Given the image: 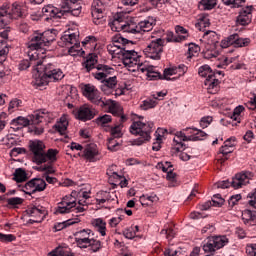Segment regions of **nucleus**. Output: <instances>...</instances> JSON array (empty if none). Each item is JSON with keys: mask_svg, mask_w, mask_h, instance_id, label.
<instances>
[{"mask_svg": "<svg viewBox=\"0 0 256 256\" xmlns=\"http://www.w3.org/2000/svg\"><path fill=\"white\" fill-rule=\"evenodd\" d=\"M83 6L81 0H65L61 7L57 8L53 5H47L42 8V17L48 23L57 21V19H67V17H81Z\"/></svg>", "mask_w": 256, "mask_h": 256, "instance_id": "obj_1", "label": "nucleus"}, {"mask_svg": "<svg viewBox=\"0 0 256 256\" xmlns=\"http://www.w3.org/2000/svg\"><path fill=\"white\" fill-rule=\"evenodd\" d=\"M80 89L82 95L86 97V99H88L90 103L98 105L102 109H108V113H111L113 115H121L123 111V106L111 99H103L101 97V92H99L97 87H95L94 85L80 84Z\"/></svg>", "mask_w": 256, "mask_h": 256, "instance_id": "obj_2", "label": "nucleus"}, {"mask_svg": "<svg viewBox=\"0 0 256 256\" xmlns=\"http://www.w3.org/2000/svg\"><path fill=\"white\" fill-rule=\"evenodd\" d=\"M155 25V18L148 17L147 19L139 22L138 24L133 22H124L120 16H116L112 22V31H123L124 33H130L135 35L136 39H141L143 33H149L153 30Z\"/></svg>", "mask_w": 256, "mask_h": 256, "instance_id": "obj_3", "label": "nucleus"}, {"mask_svg": "<svg viewBox=\"0 0 256 256\" xmlns=\"http://www.w3.org/2000/svg\"><path fill=\"white\" fill-rule=\"evenodd\" d=\"M23 6L15 2L13 4L4 3L0 7V37L7 39L11 33V27L7 26L11 23L12 19H19L23 17Z\"/></svg>", "mask_w": 256, "mask_h": 256, "instance_id": "obj_4", "label": "nucleus"}, {"mask_svg": "<svg viewBox=\"0 0 256 256\" xmlns=\"http://www.w3.org/2000/svg\"><path fill=\"white\" fill-rule=\"evenodd\" d=\"M63 77H65L63 70L53 63L44 65L43 62H40V67L37 68L34 74V79L38 87H44V85H49V83L61 81Z\"/></svg>", "mask_w": 256, "mask_h": 256, "instance_id": "obj_5", "label": "nucleus"}, {"mask_svg": "<svg viewBox=\"0 0 256 256\" xmlns=\"http://www.w3.org/2000/svg\"><path fill=\"white\" fill-rule=\"evenodd\" d=\"M155 124L153 122H143L141 120L135 121L130 126V133L132 135H138L139 137L132 140V145H137L138 147L144 145V143H149L151 141V133H153V127Z\"/></svg>", "mask_w": 256, "mask_h": 256, "instance_id": "obj_6", "label": "nucleus"}, {"mask_svg": "<svg viewBox=\"0 0 256 256\" xmlns=\"http://www.w3.org/2000/svg\"><path fill=\"white\" fill-rule=\"evenodd\" d=\"M57 38V30H46L42 33L35 32L30 36L28 47L31 51H39L43 47H49Z\"/></svg>", "mask_w": 256, "mask_h": 256, "instance_id": "obj_7", "label": "nucleus"}, {"mask_svg": "<svg viewBox=\"0 0 256 256\" xmlns=\"http://www.w3.org/2000/svg\"><path fill=\"white\" fill-rule=\"evenodd\" d=\"M49 112L47 110H39L29 115L28 117L18 116L17 118L11 121L12 129H23L24 127H31V125H39V123H43V119H45V115Z\"/></svg>", "mask_w": 256, "mask_h": 256, "instance_id": "obj_8", "label": "nucleus"}, {"mask_svg": "<svg viewBox=\"0 0 256 256\" xmlns=\"http://www.w3.org/2000/svg\"><path fill=\"white\" fill-rule=\"evenodd\" d=\"M253 177H255L253 172L242 171L236 174L230 181H219L217 183V187L219 189H229V187H233V189H241L242 187H245V185H248L249 181H251Z\"/></svg>", "mask_w": 256, "mask_h": 256, "instance_id": "obj_9", "label": "nucleus"}, {"mask_svg": "<svg viewBox=\"0 0 256 256\" xmlns=\"http://www.w3.org/2000/svg\"><path fill=\"white\" fill-rule=\"evenodd\" d=\"M98 61L99 56L96 53H89L86 56V60L82 63L86 73H91L93 69H97V71L102 72L106 78L108 75H113V73H115V69L105 64H97Z\"/></svg>", "mask_w": 256, "mask_h": 256, "instance_id": "obj_10", "label": "nucleus"}, {"mask_svg": "<svg viewBox=\"0 0 256 256\" xmlns=\"http://www.w3.org/2000/svg\"><path fill=\"white\" fill-rule=\"evenodd\" d=\"M228 244L229 238H227V236H213L207 237V239L202 242L201 247L204 253H206V256H213L216 251L223 249V247Z\"/></svg>", "mask_w": 256, "mask_h": 256, "instance_id": "obj_11", "label": "nucleus"}, {"mask_svg": "<svg viewBox=\"0 0 256 256\" xmlns=\"http://www.w3.org/2000/svg\"><path fill=\"white\" fill-rule=\"evenodd\" d=\"M57 155H59V150L57 149L50 148L47 151H44L42 160H40V166H37L35 170L47 174L55 173L53 163L57 161Z\"/></svg>", "mask_w": 256, "mask_h": 256, "instance_id": "obj_12", "label": "nucleus"}, {"mask_svg": "<svg viewBox=\"0 0 256 256\" xmlns=\"http://www.w3.org/2000/svg\"><path fill=\"white\" fill-rule=\"evenodd\" d=\"M198 75L200 77H206L204 81V85L205 87H207L208 91H211V89L218 91L219 83L221 82L215 76V72H213V69H211V66L207 64L200 66L198 69Z\"/></svg>", "mask_w": 256, "mask_h": 256, "instance_id": "obj_13", "label": "nucleus"}, {"mask_svg": "<svg viewBox=\"0 0 256 256\" xmlns=\"http://www.w3.org/2000/svg\"><path fill=\"white\" fill-rule=\"evenodd\" d=\"M165 47V39L157 38L152 40L147 47L144 49V53L150 59H154V61L161 60V56L163 55V48Z\"/></svg>", "mask_w": 256, "mask_h": 256, "instance_id": "obj_14", "label": "nucleus"}, {"mask_svg": "<svg viewBox=\"0 0 256 256\" xmlns=\"http://www.w3.org/2000/svg\"><path fill=\"white\" fill-rule=\"evenodd\" d=\"M28 147L32 154L33 163L41 165V161H43V153H45V143L41 140H30Z\"/></svg>", "mask_w": 256, "mask_h": 256, "instance_id": "obj_15", "label": "nucleus"}, {"mask_svg": "<svg viewBox=\"0 0 256 256\" xmlns=\"http://www.w3.org/2000/svg\"><path fill=\"white\" fill-rule=\"evenodd\" d=\"M105 9L107 6L102 0H94L91 6V15L95 25H101L105 21Z\"/></svg>", "mask_w": 256, "mask_h": 256, "instance_id": "obj_16", "label": "nucleus"}, {"mask_svg": "<svg viewBox=\"0 0 256 256\" xmlns=\"http://www.w3.org/2000/svg\"><path fill=\"white\" fill-rule=\"evenodd\" d=\"M76 207L77 198L73 197V195H66L58 204L56 215H65L67 213H71Z\"/></svg>", "mask_w": 256, "mask_h": 256, "instance_id": "obj_17", "label": "nucleus"}, {"mask_svg": "<svg viewBox=\"0 0 256 256\" xmlns=\"http://www.w3.org/2000/svg\"><path fill=\"white\" fill-rule=\"evenodd\" d=\"M24 189L27 191L26 195H34V193L45 191L47 182L41 178H34L25 184Z\"/></svg>", "mask_w": 256, "mask_h": 256, "instance_id": "obj_18", "label": "nucleus"}, {"mask_svg": "<svg viewBox=\"0 0 256 256\" xmlns=\"http://www.w3.org/2000/svg\"><path fill=\"white\" fill-rule=\"evenodd\" d=\"M122 61L125 67H135V65H139V69H141V56H139L135 50L127 49L124 51Z\"/></svg>", "mask_w": 256, "mask_h": 256, "instance_id": "obj_19", "label": "nucleus"}, {"mask_svg": "<svg viewBox=\"0 0 256 256\" xmlns=\"http://www.w3.org/2000/svg\"><path fill=\"white\" fill-rule=\"evenodd\" d=\"M229 45H233V47H249L251 45L250 38H241L239 34L235 33L227 37V40L223 42L222 47H229Z\"/></svg>", "mask_w": 256, "mask_h": 256, "instance_id": "obj_20", "label": "nucleus"}, {"mask_svg": "<svg viewBox=\"0 0 256 256\" xmlns=\"http://www.w3.org/2000/svg\"><path fill=\"white\" fill-rule=\"evenodd\" d=\"M41 66V60L35 59V55H32L29 60L24 59L21 60L18 64L19 71H27L29 67H32V75L35 79V74L37 73V69Z\"/></svg>", "mask_w": 256, "mask_h": 256, "instance_id": "obj_21", "label": "nucleus"}, {"mask_svg": "<svg viewBox=\"0 0 256 256\" xmlns=\"http://www.w3.org/2000/svg\"><path fill=\"white\" fill-rule=\"evenodd\" d=\"M63 41L64 43H66V45H73L69 48L68 52L69 55H72L73 57H75V55H77L78 51L77 49H79V34L77 33H71V34H66L63 36Z\"/></svg>", "mask_w": 256, "mask_h": 256, "instance_id": "obj_22", "label": "nucleus"}, {"mask_svg": "<svg viewBox=\"0 0 256 256\" xmlns=\"http://www.w3.org/2000/svg\"><path fill=\"white\" fill-rule=\"evenodd\" d=\"M75 243L79 249L87 248V244L91 240V230L83 229L74 233Z\"/></svg>", "mask_w": 256, "mask_h": 256, "instance_id": "obj_23", "label": "nucleus"}, {"mask_svg": "<svg viewBox=\"0 0 256 256\" xmlns=\"http://www.w3.org/2000/svg\"><path fill=\"white\" fill-rule=\"evenodd\" d=\"M114 117H119L120 124H116L115 126H110L108 129H105V131H109L110 134L112 135V138L121 139V137H123V132L121 131V129H123V123L127 121V117L125 116V114H123V108H122L121 114L114 115Z\"/></svg>", "mask_w": 256, "mask_h": 256, "instance_id": "obj_24", "label": "nucleus"}, {"mask_svg": "<svg viewBox=\"0 0 256 256\" xmlns=\"http://www.w3.org/2000/svg\"><path fill=\"white\" fill-rule=\"evenodd\" d=\"M187 66L185 64H179L178 66H171L164 69V79L166 81H173L175 78L169 77V75H178V77H183L187 73Z\"/></svg>", "mask_w": 256, "mask_h": 256, "instance_id": "obj_25", "label": "nucleus"}, {"mask_svg": "<svg viewBox=\"0 0 256 256\" xmlns=\"http://www.w3.org/2000/svg\"><path fill=\"white\" fill-rule=\"evenodd\" d=\"M112 44H114V46L119 49V53L123 55L125 51L129 49V46L133 45V41L127 40L126 38L121 36V34H116L112 38Z\"/></svg>", "mask_w": 256, "mask_h": 256, "instance_id": "obj_26", "label": "nucleus"}, {"mask_svg": "<svg viewBox=\"0 0 256 256\" xmlns=\"http://www.w3.org/2000/svg\"><path fill=\"white\" fill-rule=\"evenodd\" d=\"M140 71L146 73L147 79L149 81H158V79H165V72L163 75L155 70L153 66H145L143 63L140 65Z\"/></svg>", "mask_w": 256, "mask_h": 256, "instance_id": "obj_27", "label": "nucleus"}, {"mask_svg": "<svg viewBox=\"0 0 256 256\" xmlns=\"http://www.w3.org/2000/svg\"><path fill=\"white\" fill-rule=\"evenodd\" d=\"M252 9L253 7L250 6L242 10L236 18V25H241L242 27L249 25L253 17V15L251 14Z\"/></svg>", "mask_w": 256, "mask_h": 256, "instance_id": "obj_28", "label": "nucleus"}, {"mask_svg": "<svg viewBox=\"0 0 256 256\" xmlns=\"http://www.w3.org/2000/svg\"><path fill=\"white\" fill-rule=\"evenodd\" d=\"M95 117V112L87 105L81 106L76 112V119L79 121H91Z\"/></svg>", "mask_w": 256, "mask_h": 256, "instance_id": "obj_29", "label": "nucleus"}, {"mask_svg": "<svg viewBox=\"0 0 256 256\" xmlns=\"http://www.w3.org/2000/svg\"><path fill=\"white\" fill-rule=\"evenodd\" d=\"M183 141H189V136H187V134H185L183 131L176 132V136L173 139V142L176 145L175 149L178 153L185 151V143H183Z\"/></svg>", "mask_w": 256, "mask_h": 256, "instance_id": "obj_30", "label": "nucleus"}, {"mask_svg": "<svg viewBox=\"0 0 256 256\" xmlns=\"http://www.w3.org/2000/svg\"><path fill=\"white\" fill-rule=\"evenodd\" d=\"M242 221L247 227H253L256 225V211L244 210L242 212Z\"/></svg>", "mask_w": 256, "mask_h": 256, "instance_id": "obj_31", "label": "nucleus"}, {"mask_svg": "<svg viewBox=\"0 0 256 256\" xmlns=\"http://www.w3.org/2000/svg\"><path fill=\"white\" fill-rule=\"evenodd\" d=\"M99 155V150H97V146L88 145L84 148L82 157L88 159V161H95V157Z\"/></svg>", "mask_w": 256, "mask_h": 256, "instance_id": "obj_32", "label": "nucleus"}, {"mask_svg": "<svg viewBox=\"0 0 256 256\" xmlns=\"http://www.w3.org/2000/svg\"><path fill=\"white\" fill-rule=\"evenodd\" d=\"M219 0H200L198 3V9L200 11H213L217 7Z\"/></svg>", "mask_w": 256, "mask_h": 256, "instance_id": "obj_33", "label": "nucleus"}, {"mask_svg": "<svg viewBox=\"0 0 256 256\" xmlns=\"http://www.w3.org/2000/svg\"><path fill=\"white\" fill-rule=\"evenodd\" d=\"M92 225L93 227H95L96 230L100 232V235H102V237H105V235H107V233L105 232L107 231V222L104 221L102 218L94 219L92 221Z\"/></svg>", "mask_w": 256, "mask_h": 256, "instance_id": "obj_34", "label": "nucleus"}, {"mask_svg": "<svg viewBox=\"0 0 256 256\" xmlns=\"http://www.w3.org/2000/svg\"><path fill=\"white\" fill-rule=\"evenodd\" d=\"M86 245L88 253H98V251H101L103 245L101 244V241L90 239L89 242Z\"/></svg>", "mask_w": 256, "mask_h": 256, "instance_id": "obj_35", "label": "nucleus"}, {"mask_svg": "<svg viewBox=\"0 0 256 256\" xmlns=\"http://www.w3.org/2000/svg\"><path fill=\"white\" fill-rule=\"evenodd\" d=\"M103 86L102 91H107V89H116L117 87V76L106 78L102 81Z\"/></svg>", "mask_w": 256, "mask_h": 256, "instance_id": "obj_36", "label": "nucleus"}, {"mask_svg": "<svg viewBox=\"0 0 256 256\" xmlns=\"http://www.w3.org/2000/svg\"><path fill=\"white\" fill-rule=\"evenodd\" d=\"M95 121L100 127H105L106 129H109V127H111L109 126V123L113 121V117L109 114H104L96 118Z\"/></svg>", "mask_w": 256, "mask_h": 256, "instance_id": "obj_37", "label": "nucleus"}, {"mask_svg": "<svg viewBox=\"0 0 256 256\" xmlns=\"http://www.w3.org/2000/svg\"><path fill=\"white\" fill-rule=\"evenodd\" d=\"M67 127H69V121H67V118L61 117L60 121L54 126V129L58 131L60 135H65Z\"/></svg>", "mask_w": 256, "mask_h": 256, "instance_id": "obj_38", "label": "nucleus"}, {"mask_svg": "<svg viewBox=\"0 0 256 256\" xmlns=\"http://www.w3.org/2000/svg\"><path fill=\"white\" fill-rule=\"evenodd\" d=\"M27 178V172L23 168H17L14 172V180L16 183H23L26 181Z\"/></svg>", "mask_w": 256, "mask_h": 256, "instance_id": "obj_39", "label": "nucleus"}, {"mask_svg": "<svg viewBox=\"0 0 256 256\" xmlns=\"http://www.w3.org/2000/svg\"><path fill=\"white\" fill-rule=\"evenodd\" d=\"M203 57L204 59H217L219 57V51L215 46L210 45V48L204 51Z\"/></svg>", "mask_w": 256, "mask_h": 256, "instance_id": "obj_40", "label": "nucleus"}, {"mask_svg": "<svg viewBox=\"0 0 256 256\" xmlns=\"http://www.w3.org/2000/svg\"><path fill=\"white\" fill-rule=\"evenodd\" d=\"M81 221L79 218L75 219H68L64 222L58 223L55 225L56 231H62V229H65V227H69L71 225H75V223H79Z\"/></svg>", "mask_w": 256, "mask_h": 256, "instance_id": "obj_41", "label": "nucleus"}, {"mask_svg": "<svg viewBox=\"0 0 256 256\" xmlns=\"http://www.w3.org/2000/svg\"><path fill=\"white\" fill-rule=\"evenodd\" d=\"M204 39H208V43L212 46H216L219 43V36L214 31L206 32Z\"/></svg>", "mask_w": 256, "mask_h": 256, "instance_id": "obj_42", "label": "nucleus"}, {"mask_svg": "<svg viewBox=\"0 0 256 256\" xmlns=\"http://www.w3.org/2000/svg\"><path fill=\"white\" fill-rule=\"evenodd\" d=\"M23 198L12 197L7 199V207L10 209H19V205H23Z\"/></svg>", "mask_w": 256, "mask_h": 256, "instance_id": "obj_43", "label": "nucleus"}, {"mask_svg": "<svg viewBox=\"0 0 256 256\" xmlns=\"http://www.w3.org/2000/svg\"><path fill=\"white\" fill-rule=\"evenodd\" d=\"M82 46L88 49H95V47H97V38L95 36H87L84 41H82Z\"/></svg>", "mask_w": 256, "mask_h": 256, "instance_id": "obj_44", "label": "nucleus"}, {"mask_svg": "<svg viewBox=\"0 0 256 256\" xmlns=\"http://www.w3.org/2000/svg\"><path fill=\"white\" fill-rule=\"evenodd\" d=\"M207 138V133L196 128L194 135L188 136L189 141H204Z\"/></svg>", "mask_w": 256, "mask_h": 256, "instance_id": "obj_45", "label": "nucleus"}, {"mask_svg": "<svg viewBox=\"0 0 256 256\" xmlns=\"http://www.w3.org/2000/svg\"><path fill=\"white\" fill-rule=\"evenodd\" d=\"M198 27H201L202 29H205L211 25V21L209 20V14L202 13L199 15L198 18Z\"/></svg>", "mask_w": 256, "mask_h": 256, "instance_id": "obj_46", "label": "nucleus"}, {"mask_svg": "<svg viewBox=\"0 0 256 256\" xmlns=\"http://www.w3.org/2000/svg\"><path fill=\"white\" fill-rule=\"evenodd\" d=\"M140 107L143 111H148V109L157 107V101L153 98H147L146 100L142 101Z\"/></svg>", "mask_w": 256, "mask_h": 256, "instance_id": "obj_47", "label": "nucleus"}, {"mask_svg": "<svg viewBox=\"0 0 256 256\" xmlns=\"http://www.w3.org/2000/svg\"><path fill=\"white\" fill-rule=\"evenodd\" d=\"M168 43H183V41H187V36H175L173 32H169L167 34Z\"/></svg>", "mask_w": 256, "mask_h": 256, "instance_id": "obj_48", "label": "nucleus"}, {"mask_svg": "<svg viewBox=\"0 0 256 256\" xmlns=\"http://www.w3.org/2000/svg\"><path fill=\"white\" fill-rule=\"evenodd\" d=\"M201 51V47L195 43H190L188 45V57L191 59V57H197L199 55V52Z\"/></svg>", "mask_w": 256, "mask_h": 256, "instance_id": "obj_49", "label": "nucleus"}, {"mask_svg": "<svg viewBox=\"0 0 256 256\" xmlns=\"http://www.w3.org/2000/svg\"><path fill=\"white\" fill-rule=\"evenodd\" d=\"M234 148L231 147H225L222 146L220 147L219 153H221L222 158L220 159L221 163H225V161H227V159H229L228 155L233 153Z\"/></svg>", "mask_w": 256, "mask_h": 256, "instance_id": "obj_50", "label": "nucleus"}, {"mask_svg": "<svg viewBox=\"0 0 256 256\" xmlns=\"http://www.w3.org/2000/svg\"><path fill=\"white\" fill-rule=\"evenodd\" d=\"M167 173L166 179L170 181L169 187H177V174L170 169Z\"/></svg>", "mask_w": 256, "mask_h": 256, "instance_id": "obj_51", "label": "nucleus"}, {"mask_svg": "<svg viewBox=\"0 0 256 256\" xmlns=\"http://www.w3.org/2000/svg\"><path fill=\"white\" fill-rule=\"evenodd\" d=\"M9 54V46H7V42L4 40L0 41V59L4 60L5 57Z\"/></svg>", "mask_w": 256, "mask_h": 256, "instance_id": "obj_52", "label": "nucleus"}, {"mask_svg": "<svg viewBox=\"0 0 256 256\" xmlns=\"http://www.w3.org/2000/svg\"><path fill=\"white\" fill-rule=\"evenodd\" d=\"M225 203V199L221 197V194H215L212 197V205L213 207H222Z\"/></svg>", "mask_w": 256, "mask_h": 256, "instance_id": "obj_53", "label": "nucleus"}, {"mask_svg": "<svg viewBox=\"0 0 256 256\" xmlns=\"http://www.w3.org/2000/svg\"><path fill=\"white\" fill-rule=\"evenodd\" d=\"M241 199H242L241 194L232 195L228 199V207H230V209H233V207H235V205H237V203H239Z\"/></svg>", "mask_w": 256, "mask_h": 256, "instance_id": "obj_54", "label": "nucleus"}, {"mask_svg": "<svg viewBox=\"0 0 256 256\" xmlns=\"http://www.w3.org/2000/svg\"><path fill=\"white\" fill-rule=\"evenodd\" d=\"M211 123H213V117L211 116H204L200 119V127L202 129H207V127L211 125Z\"/></svg>", "mask_w": 256, "mask_h": 256, "instance_id": "obj_55", "label": "nucleus"}, {"mask_svg": "<svg viewBox=\"0 0 256 256\" xmlns=\"http://www.w3.org/2000/svg\"><path fill=\"white\" fill-rule=\"evenodd\" d=\"M15 239H17V237H15L13 234H3L0 232V241L2 243H11L15 241Z\"/></svg>", "mask_w": 256, "mask_h": 256, "instance_id": "obj_56", "label": "nucleus"}, {"mask_svg": "<svg viewBox=\"0 0 256 256\" xmlns=\"http://www.w3.org/2000/svg\"><path fill=\"white\" fill-rule=\"evenodd\" d=\"M101 197L106 201V203H109L111 201H115L117 199V194L116 193H110V192H101L100 193Z\"/></svg>", "mask_w": 256, "mask_h": 256, "instance_id": "obj_57", "label": "nucleus"}, {"mask_svg": "<svg viewBox=\"0 0 256 256\" xmlns=\"http://www.w3.org/2000/svg\"><path fill=\"white\" fill-rule=\"evenodd\" d=\"M161 143H163V136L161 134L156 135V141L152 145V151H160Z\"/></svg>", "mask_w": 256, "mask_h": 256, "instance_id": "obj_58", "label": "nucleus"}, {"mask_svg": "<svg viewBox=\"0 0 256 256\" xmlns=\"http://www.w3.org/2000/svg\"><path fill=\"white\" fill-rule=\"evenodd\" d=\"M40 123L30 125V133H34V135H42V133L45 131L43 126H39Z\"/></svg>", "mask_w": 256, "mask_h": 256, "instance_id": "obj_59", "label": "nucleus"}, {"mask_svg": "<svg viewBox=\"0 0 256 256\" xmlns=\"http://www.w3.org/2000/svg\"><path fill=\"white\" fill-rule=\"evenodd\" d=\"M107 147L109 151H117L119 149V144L117 140H115V138L112 137L108 139Z\"/></svg>", "mask_w": 256, "mask_h": 256, "instance_id": "obj_60", "label": "nucleus"}, {"mask_svg": "<svg viewBox=\"0 0 256 256\" xmlns=\"http://www.w3.org/2000/svg\"><path fill=\"white\" fill-rule=\"evenodd\" d=\"M175 31L177 33V37H186V39L189 37V32L183 26H176Z\"/></svg>", "mask_w": 256, "mask_h": 256, "instance_id": "obj_61", "label": "nucleus"}, {"mask_svg": "<svg viewBox=\"0 0 256 256\" xmlns=\"http://www.w3.org/2000/svg\"><path fill=\"white\" fill-rule=\"evenodd\" d=\"M107 51L108 53H110V55H121V52H119V48L117 46H115V44L113 42H111L108 46H107Z\"/></svg>", "mask_w": 256, "mask_h": 256, "instance_id": "obj_62", "label": "nucleus"}, {"mask_svg": "<svg viewBox=\"0 0 256 256\" xmlns=\"http://www.w3.org/2000/svg\"><path fill=\"white\" fill-rule=\"evenodd\" d=\"M123 235L126 239H135V229L127 228L123 231Z\"/></svg>", "mask_w": 256, "mask_h": 256, "instance_id": "obj_63", "label": "nucleus"}, {"mask_svg": "<svg viewBox=\"0 0 256 256\" xmlns=\"http://www.w3.org/2000/svg\"><path fill=\"white\" fill-rule=\"evenodd\" d=\"M248 197L250 198L249 200V205L251 207H254V209H256V188L254 189L253 192H250L248 194Z\"/></svg>", "mask_w": 256, "mask_h": 256, "instance_id": "obj_64", "label": "nucleus"}]
</instances>
